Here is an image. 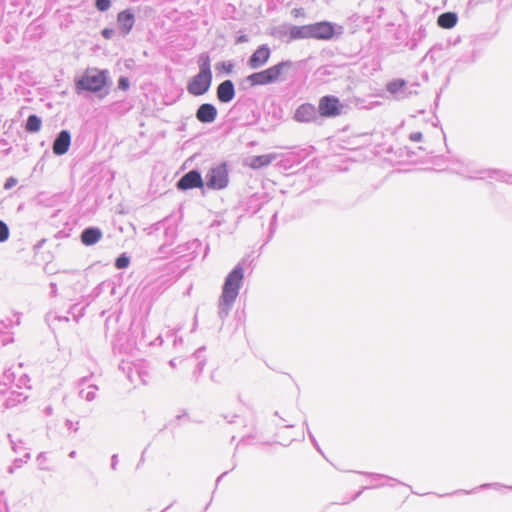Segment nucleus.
<instances>
[{
	"label": "nucleus",
	"mask_w": 512,
	"mask_h": 512,
	"mask_svg": "<svg viewBox=\"0 0 512 512\" xmlns=\"http://www.w3.org/2000/svg\"><path fill=\"white\" fill-rule=\"evenodd\" d=\"M211 83L212 72L210 58L204 56L199 61V72L189 81L187 90L193 96H201L210 89Z\"/></svg>",
	"instance_id": "1"
},
{
	"label": "nucleus",
	"mask_w": 512,
	"mask_h": 512,
	"mask_svg": "<svg viewBox=\"0 0 512 512\" xmlns=\"http://www.w3.org/2000/svg\"><path fill=\"white\" fill-rule=\"evenodd\" d=\"M244 279V270L241 266H236L226 277L222 294L220 297V304L224 307H230L236 300L239 289Z\"/></svg>",
	"instance_id": "2"
},
{
	"label": "nucleus",
	"mask_w": 512,
	"mask_h": 512,
	"mask_svg": "<svg viewBox=\"0 0 512 512\" xmlns=\"http://www.w3.org/2000/svg\"><path fill=\"white\" fill-rule=\"evenodd\" d=\"M291 66V63L280 62L271 66L263 71L253 73L248 76L247 80L253 86L267 85L278 81L283 75L284 71Z\"/></svg>",
	"instance_id": "3"
},
{
	"label": "nucleus",
	"mask_w": 512,
	"mask_h": 512,
	"mask_svg": "<svg viewBox=\"0 0 512 512\" xmlns=\"http://www.w3.org/2000/svg\"><path fill=\"white\" fill-rule=\"evenodd\" d=\"M106 73L104 71L94 69H88L85 73L76 81V90L79 91H91L98 92L106 85Z\"/></svg>",
	"instance_id": "4"
},
{
	"label": "nucleus",
	"mask_w": 512,
	"mask_h": 512,
	"mask_svg": "<svg viewBox=\"0 0 512 512\" xmlns=\"http://www.w3.org/2000/svg\"><path fill=\"white\" fill-rule=\"evenodd\" d=\"M302 32L301 37H308L320 40H328L334 36V27L329 22H318L306 26H302L299 29Z\"/></svg>",
	"instance_id": "5"
},
{
	"label": "nucleus",
	"mask_w": 512,
	"mask_h": 512,
	"mask_svg": "<svg viewBox=\"0 0 512 512\" xmlns=\"http://www.w3.org/2000/svg\"><path fill=\"white\" fill-rule=\"evenodd\" d=\"M344 105L333 95H325L319 99L318 112L323 118H334L342 114Z\"/></svg>",
	"instance_id": "6"
},
{
	"label": "nucleus",
	"mask_w": 512,
	"mask_h": 512,
	"mask_svg": "<svg viewBox=\"0 0 512 512\" xmlns=\"http://www.w3.org/2000/svg\"><path fill=\"white\" fill-rule=\"evenodd\" d=\"M228 170L226 164H220L209 170L206 175V184L209 188L220 190L228 185Z\"/></svg>",
	"instance_id": "7"
},
{
	"label": "nucleus",
	"mask_w": 512,
	"mask_h": 512,
	"mask_svg": "<svg viewBox=\"0 0 512 512\" xmlns=\"http://www.w3.org/2000/svg\"><path fill=\"white\" fill-rule=\"evenodd\" d=\"M204 185L202 177L197 171H189L183 175L177 183V188L187 190L192 188H202Z\"/></svg>",
	"instance_id": "8"
},
{
	"label": "nucleus",
	"mask_w": 512,
	"mask_h": 512,
	"mask_svg": "<svg viewBox=\"0 0 512 512\" xmlns=\"http://www.w3.org/2000/svg\"><path fill=\"white\" fill-rule=\"evenodd\" d=\"M271 51L267 45L259 46L248 60L251 69H257L266 64L270 58Z\"/></svg>",
	"instance_id": "9"
},
{
	"label": "nucleus",
	"mask_w": 512,
	"mask_h": 512,
	"mask_svg": "<svg viewBox=\"0 0 512 512\" xmlns=\"http://www.w3.org/2000/svg\"><path fill=\"white\" fill-rule=\"evenodd\" d=\"M316 117L315 107L310 103H303L295 110L294 119L297 122H311Z\"/></svg>",
	"instance_id": "10"
},
{
	"label": "nucleus",
	"mask_w": 512,
	"mask_h": 512,
	"mask_svg": "<svg viewBox=\"0 0 512 512\" xmlns=\"http://www.w3.org/2000/svg\"><path fill=\"white\" fill-rule=\"evenodd\" d=\"M70 143V133L67 130L61 131L53 143V153L56 155L65 154L69 150Z\"/></svg>",
	"instance_id": "11"
},
{
	"label": "nucleus",
	"mask_w": 512,
	"mask_h": 512,
	"mask_svg": "<svg viewBox=\"0 0 512 512\" xmlns=\"http://www.w3.org/2000/svg\"><path fill=\"white\" fill-rule=\"evenodd\" d=\"M217 117V109L209 103H204L199 106L196 112V118L201 123H211Z\"/></svg>",
	"instance_id": "12"
},
{
	"label": "nucleus",
	"mask_w": 512,
	"mask_h": 512,
	"mask_svg": "<svg viewBox=\"0 0 512 512\" xmlns=\"http://www.w3.org/2000/svg\"><path fill=\"white\" fill-rule=\"evenodd\" d=\"M235 89L231 80H225L217 88V98L220 102L227 103L234 98Z\"/></svg>",
	"instance_id": "13"
},
{
	"label": "nucleus",
	"mask_w": 512,
	"mask_h": 512,
	"mask_svg": "<svg viewBox=\"0 0 512 512\" xmlns=\"http://www.w3.org/2000/svg\"><path fill=\"white\" fill-rule=\"evenodd\" d=\"M117 23L124 34H127L134 25V15L129 10L122 11L117 16Z\"/></svg>",
	"instance_id": "14"
},
{
	"label": "nucleus",
	"mask_w": 512,
	"mask_h": 512,
	"mask_svg": "<svg viewBox=\"0 0 512 512\" xmlns=\"http://www.w3.org/2000/svg\"><path fill=\"white\" fill-rule=\"evenodd\" d=\"M102 237V233L97 228H87L81 234V241L84 245L91 246L97 243Z\"/></svg>",
	"instance_id": "15"
},
{
	"label": "nucleus",
	"mask_w": 512,
	"mask_h": 512,
	"mask_svg": "<svg viewBox=\"0 0 512 512\" xmlns=\"http://www.w3.org/2000/svg\"><path fill=\"white\" fill-rule=\"evenodd\" d=\"M457 15L453 12L441 14L437 19V24L444 29H451L457 24Z\"/></svg>",
	"instance_id": "16"
},
{
	"label": "nucleus",
	"mask_w": 512,
	"mask_h": 512,
	"mask_svg": "<svg viewBox=\"0 0 512 512\" xmlns=\"http://www.w3.org/2000/svg\"><path fill=\"white\" fill-rule=\"evenodd\" d=\"M274 159L275 156L273 154L254 156L250 159L249 166L252 169H259L269 165Z\"/></svg>",
	"instance_id": "17"
},
{
	"label": "nucleus",
	"mask_w": 512,
	"mask_h": 512,
	"mask_svg": "<svg viewBox=\"0 0 512 512\" xmlns=\"http://www.w3.org/2000/svg\"><path fill=\"white\" fill-rule=\"evenodd\" d=\"M25 128L26 131L31 133L38 132L41 128V119L36 115H30Z\"/></svg>",
	"instance_id": "18"
},
{
	"label": "nucleus",
	"mask_w": 512,
	"mask_h": 512,
	"mask_svg": "<svg viewBox=\"0 0 512 512\" xmlns=\"http://www.w3.org/2000/svg\"><path fill=\"white\" fill-rule=\"evenodd\" d=\"M406 83L403 79H395L387 84V90L391 94H396L405 87Z\"/></svg>",
	"instance_id": "19"
},
{
	"label": "nucleus",
	"mask_w": 512,
	"mask_h": 512,
	"mask_svg": "<svg viewBox=\"0 0 512 512\" xmlns=\"http://www.w3.org/2000/svg\"><path fill=\"white\" fill-rule=\"evenodd\" d=\"M130 260L127 256L121 255L115 261V266L118 269H125L129 266Z\"/></svg>",
	"instance_id": "20"
},
{
	"label": "nucleus",
	"mask_w": 512,
	"mask_h": 512,
	"mask_svg": "<svg viewBox=\"0 0 512 512\" xmlns=\"http://www.w3.org/2000/svg\"><path fill=\"white\" fill-rule=\"evenodd\" d=\"M9 237V229L8 226L0 220V242H4Z\"/></svg>",
	"instance_id": "21"
},
{
	"label": "nucleus",
	"mask_w": 512,
	"mask_h": 512,
	"mask_svg": "<svg viewBox=\"0 0 512 512\" xmlns=\"http://www.w3.org/2000/svg\"><path fill=\"white\" fill-rule=\"evenodd\" d=\"M96 7L100 11H106L110 7V0H96Z\"/></svg>",
	"instance_id": "22"
},
{
	"label": "nucleus",
	"mask_w": 512,
	"mask_h": 512,
	"mask_svg": "<svg viewBox=\"0 0 512 512\" xmlns=\"http://www.w3.org/2000/svg\"><path fill=\"white\" fill-rule=\"evenodd\" d=\"M16 183H17V180L15 178H13V177L8 178L7 181L5 182L4 188L5 189H10L14 185H16Z\"/></svg>",
	"instance_id": "23"
},
{
	"label": "nucleus",
	"mask_w": 512,
	"mask_h": 512,
	"mask_svg": "<svg viewBox=\"0 0 512 512\" xmlns=\"http://www.w3.org/2000/svg\"><path fill=\"white\" fill-rule=\"evenodd\" d=\"M114 34V31L110 28H105L102 30V35L106 39H110Z\"/></svg>",
	"instance_id": "24"
},
{
	"label": "nucleus",
	"mask_w": 512,
	"mask_h": 512,
	"mask_svg": "<svg viewBox=\"0 0 512 512\" xmlns=\"http://www.w3.org/2000/svg\"><path fill=\"white\" fill-rule=\"evenodd\" d=\"M129 86V82H128V79L127 78H120L119 79V87L123 90H126Z\"/></svg>",
	"instance_id": "25"
},
{
	"label": "nucleus",
	"mask_w": 512,
	"mask_h": 512,
	"mask_svg": "<svg viewBox=\"0 0 512 512\" xmlns=\"http://www.w3.org/2000/svg\"><path fill=\"white\" fill-rule=\"evenodd\" d=\"M410 139L414 142H418V141H421L422 139V134L420 132H416V133H412L410 135Z\"/></svg>",
	"instance_id": "26"
},
{
	"label": "nucleus",
	"mask_w": 512,
	"mask_h": 512,
	"mask_svg": "<svg viewBox=\"0 0 512 512\" xmlns=\"http://www.w3.org/2000/svg\"><path fill=\"white\" fill-rule=\"evenodd\" d=\"M299 29L300 28H297L295 31H292V34L295 38H302L301 35H302V32H299Z\"/></svg>",
	"instance_id": "27"
},
{
	"label": "nucleus",
	"mask_w": 512,
	"mask_h": 512,
	"mask_svg": "<svg viewBox=\"0 0 512 512\" xmlns=\"http://www.w3.org/2000/svg\"><path fill=\"white\" fill-rule=\"evenodd\" d=\"M293 14L297 17L299 15H303L304 11H303V9H295V10H293Z\"/></svg>",
	"instance_id": "28"
}]
</instances>
